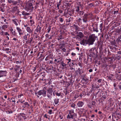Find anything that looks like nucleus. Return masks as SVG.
Listing matches in <instances>:
<instances>
[{"label": "nucleus", "instance_id": "64", "mask_svg": "<svg viewBox=\"0 0 121 121\" xmlns=\"http://www.w3.org/2000/svg\"><path fill=\"white\" fill-rule=\"evenodd\" d=\"M55 94L56 96H60L61 93H59L58 92H56L55 93Z\"/></svg>", "mask_w": 121, "mask_h": 121}, {"label": "nucleus", "instance_id": "42", "mask_svg": "<svg viewBox=\"0 0 121 121\" xmlns=\"http://www.w3.org/2000/svg\"><path fill=\"white\" fill-rule=\"evenodd\" d=\"M83 41H84V45H86L87 44H88L89 45V43L88 39L86 40L84 39H83Z\"/></svg>", "mask_w": 121, "mask_h": 121}, {"label": "nucleus", "instance_id": "16", "mask_svg": "<svg viewBox=\"0 0 121 121\" xmlns=\"http://www.w3.org/2000/svg\"><path fill=\"white\" fill-rule=\"evenodd\" d=\"M15 2H16L15 3V5L17 4V5H22L23 4V1L22 0H17V1H15Z\"/></svg>", "mask_w": 121, "mask_h": 121}, {"label": "nucleus", "instance_id": "21", "mask_svg": "<svg viewBox=\"0 0 121 121\" xmlns=\"http://www.w3.org/2000/svg\"><path fill=\"white\" fill-rule=\"evenodd\" d=\"M42 28V27L40 26L39 25L36 28V29H35V31L36 32H39L40 33L41 32V29Z\"/></svg>", "mask_w": 121, "mask_h": 121}, {"label": "nucleus", "instance_id": "5", "mask_svg": "<svg viewBox=\"0 0 121 121\" xmlns=\"http://www.w3.org/2000/svg\"><path fill=\"white\" fill-rule=\"evenodd\" d=\"M46 90L47 91V96L48 98L51 99L52 97V89L51 88H49Z\"/></svg>", "mask_w": 121, "mask_h": 121}, {"label": "nucleus", "instance_id": "44", "mask_svg": "<svg viewBox=\"0 0 121 121\" xmlns=\"http://www.w3.org/2000/svg\"><path fill=\"white\" fill-rule=\"evenodd\" d=\"M77 71H78V72L79 74L80 75H81V74L83 73V71H82L81 69L80 68H78V70Z\"/></svg>", "mask_w": 121, "mask_h": 121}, {"label": "nucleus", "instance_id": "53", "mask_svg": "<svg viewBox=\"0 0 121 121\" xmlns=\"http://www.w3.org/2000/svg\"><path fill=\"white\" fill-rule=\"evenodd\" d=\"M1 33L2 35H3L4 34V35H5L6 36L7 35H8L9 36V34H8V33L7 32H4L2 31L1 32Z\"/></svg>", "mask_w": 121, "mask_h": 121}, {"label": "nucleus", "instance_id": "3", "mask_svg": "<svg viewBox=\"0 0 121 121\" xmlns=\"http://www.w3.org/2000/svg\"><path fill=\"white\" fill-rule=\"evenodd\" d=\"M47 88L45 87H44L42 90L39 91L38 93L39 95H42L43 97H45L46 95Z\"/></svg>", "mask_w": 121, "mask_h": 121}, {"label": "nucleus", "instance_id": "2", "mask_svg": "<svg viewBox=\"0 0 121 121\" xmlns=\"http://www.w3.org/2000/svg\"><path fill=\"white\" fill-rule=\"evenodd\" d=\"M92 14L91 13H85L82 17V20L84 22L86 23L88 21V19H90L92 17Z\"/></svg>", "mask_w": 121, "mask_h": 121}, {"label": "nucleus", "instance_id": "10", "mask_svg": "<svg viewBox=\"0 0 121 121\" xmlns=\"http://www.w3.org/2000/svg\"><path fill=\"white\" fill-rule=\"evenodd\" d=\"M7 73L6 70H0V78L6 76Z\"/></svg>", "mask_w": 121, "mask_h": 121}, {"label": "nucleus", "instance_id": "35", "mask_svg": "<svg viewBox=\"0 0 121 121\" xmlns=\"http://www.w3.org/2000/svg\"><path fill=\"white\" fill-rule=\"evenodd\" d=\"M53 83L51 81V80H50L48 82V83L49 85L50 86H51L52 87H54V86L53 85Z\"/></svg>", "mask_w": 121, "mask_h": 121}, {"label": "nucleus", "instance_id": "28", "mask_svg": "<svg viewBox=\"0 0 121 121\" xmlns=\"http://www.w3.org/2000/svg\"><path fill=\"white\" fill-rule=\"evenodd\" d=\"M20 116H21L24 120L26 119L27 118L26 117V114L23 113H21L20 114Z\"/></svg>", "mask_w": 121, "mask_h": 121}, {"label": "nucleus", "instance_id": "61", "mask_svg": "<svg viewBox=\"0 0 121 121\" xmlns=\"http://www.w3.org/2000/svg\"><path fill=\"white\" fill-rule=\"evenodd\" d=\"M113 86L114 87L115 90H116L117 91V90L118 89V88L117 87H116V84L115 83H114L113 84Z\"/></svg>", "mask_w": 121, "mask_h": 121}, {"label": "nucleus", "instance_id": "57", "mask_svg": "<svg viewBox=\"0 0 121 121\" xmlns=\"http://www.w3.org/2000/svg\"><path fill=\"white\" fill-rule=\"evenodd\" d=\"M75 104L74 103H72L71 105V107H72L74 109H75Z\"/></svg>", "mask_w": 121, "mask_h": 121}, {"label": "nucleus", "instance_id": "25", "mask_svg": "<svg viewBox=\"0 0 121 121\" xmlns=\"http://www.w3.org/2000/svg\"><path fill=\"white\" fill-rule=\"evenodd\" d=\"M96 50L94 48H92L89 51V53L92 54H95Z\"/></svg>", "mask_w": 121, "mask_h": 121}, {"label": "nucleus", "instance_id": "1", "mask_svg": "<svg viewBox=\"0 0 121 121\" xmlns=\"http://www.w3.org/2000/svg\"><path fill=\"white\" fill-rule=\"evenodd\" d=\"M97 38V36H95V34H93L90 35L88 39L89 42V45L93 44L94 42Z\"/></svg>", "mask_w": 121, "mask_h": 121}, {"label": "nucleus", "instance_id": "41", "mask_svg": "<svg viewBox=\"0 0 121 121\" xmlns=\"http://www.w3.org/2000/svg\"><path fill=\"white\" fill-rule=\"evenodd\" d=\"M86 77V75L85 74H83L81 75V77L83 80H85V78Z\"/></svg>", "mask_w": 121, "mask_h": 121}, {"label": "nucleus", "instance_id": "39", "mask_svg": "<svg viewBox=\"0 0 121 121\" xmlns=\"http://www.w3.org/2000/svg\"><path fill=\"white\" fill-rule=\"evenodd\" d=\"M18 7L17 6H15L14 7L12 11L14 12L16 11V10L18 9Z\"/></svg>", "mask_w": 121, "mask_h": 121}, {"label": "nucleus", "instance_id": "32", "mask_svg": "<svg viewBox=\"0 0 121 121\" xmlns=\"http://www.w3.org/2000/svg\"><path fill=\"white\" fill-rule=\"evenodd\" d=\"M102 44L103 43L102 42H99L98 44V46L99 47L100 49L101 50L103 49Z\"/></svg>", "mask_w": 121, "mask_h": 121}, {"label": "nucleus", "instance_id": "40", "mask_svg": "<svg viewBox=\"0 0 121 121\" xmlns=\"http://www.w3.org/2000/svg\"><path fill=\"white\" fill-rule=\"evenodd\" d=\"M74 10L73 9L70 10L69 12L70 13L69 14V15L71 16L72 14H73L74 13Z\"/></svg>", "mask_w": 121, "mask_h": 121}, {"label": "nucleus", "instance_id": "60", "mask_svg": "<svg viewBox=\"0 0 121 121\" xmlns=\"http://www.w3.org/2000/svg\"><path fill=\"white\" fill-rule=\"evenodd\" d=\"M23 38L25 40H27V36H26V35H25L24 36H23Z\"/></svg>", "mask_w": 121, "mask_h": 121}, {"label": "nucleus", "instance_id": "43", "mask_svg": "<svg viewBox=\"0 0 121 121\" xmlns=\"http://www.w3.org/2000/svg\"><path fill=\"white\" fill-rule=\"evenodd\" d=\"M23 104L25 105V107L27 108H28L30 106V105L28 104L27 102H25Z\"/></svg>", "mask_w": 121, "mask_h": 121}, {"label": "nucleus", "instance_id": "29", "mask_svg": "<svg viewBox=\"0 0 121 121\" xmlns=\"http://www.w3.org/2000/svg\"><path fill=\"white\" fill-rule=\"evenodd\" d=\"M26 30L30 34L32 32V30H31L30 27L29 26L27 27L26 28Z\"/></svg>", "mask_w": 121, "mask_h": 121}, {"label": "nucleus", "instance_id": "48", "mask_svg": "<svg viewBox=\"0 0 121 121\" xmlns=\"http://www.w3.org/2000/svg\"><path fill=\"white\" fill-rule=\"evenodd\" d=\"M72 20V18L71 17H70L68 19L66 20V22H70L71 20Z\"/></svg>", "mask_w": 121, "mask_h": 121}, {"label": "nucleus", "instance_id": "11", "mask_svg": "<svg viewBox=\"0 0 121 121\" xmlns=\"http://www.w3.org/2000/svg\"><path fill=\"white\" fill-rule=\"evenodd\" d=\"M96 102L95 101H93L91 103H89L87 105L88 107V108H91L92 107H94L95 104Z\"/></svg>", "mask_w": 121, "mask_h": 121}, {"label": "nucleus", "instance_id": "13", "mask_svg": "<svg viewBox=\"0 0 121 121\" xmlns=\"http://www.w3.org/2000/svg\"><path fill=\"white\" fill-rule=\"evenodd\" d=\"M109 48L111 49L112 52H116V51L118 49L117 48H116V47H113L111 45L109 46Z\"/></svg>", "mask_w": 121, "mask_h": 121}, {"label": "nucleus", "instance_id": "49", "mask_svg": "<svg viewBox=\"0 0 121 121\" xmlns=\"http://www.w3.org/2000/svg\"><path fill=\"white\" fill-rule=\"evenodd\" d=\"M33 38L32 37H31L30 38L29 37L28 40V43H31L33 40Z\"/></svg>", "mask_w": 121, "mask_h": 121}, {"label": "nucleus", "instance_id": "58", "mask_svg": "<svg viewBox=\"0 0 121 121\" xmlns=\"http://www.w3.org/2000/svg\"><path fill=\"white\" fill-rule=\"evenodd\" d=\"M60 48H62L64 47L65 46V45L64 44H60Z\"/></svg>", "mask_w": 121, "mask_h": 121}, {"label": "nucleus", "instance_id": "17", "mask_svg": "<svg viewBox=\"0 0 121 121\" xmlns=\"http://www.w3.org/2000/svg\"><path fill=\"white\" fill-rule=\"evenodd\" d=\"M84 103L82 101H78L77 103V105L79 107H81L83 105Z\"/></svg>", "mask_w": 121, "mask_h": 121}, {"label": "nucleus", "instance_id": "56", "mask_svg": "<svg viewBox=\"0 0 121 121\" xmlns=\"http://www.w3.org/2000/svg\"><path fill=\"white\" fill-rule=\"evenodd\" d=\"M103 23H101L99 25V27L100 28V30L101 31L102 30V28H103Z\"/></svg>", "mask_w": 121, "mask_h": 121}, {"label": "nucleus", "instance_id": "31", "mask_svg": "<svg viewBox=\"0 0 121 121\" xmlns=\"http://www.w3.org/2000/svg\"><path fill=\"white\" fill-rule=\"evenodd\" d=\"M74 60H72L71 62L69 64V65L71 68H72L73 69V67L74 64L73 63V61Z\"/></svg>", "mask_w": 121, "mask_h": 121}, {"label": "nucleus", "instance_id": "63", "mask_svg": "<svg viewBox=\"0 0 121 121\" xmlns=\"http://www.w3.org/2000/svg\"><path fill=\"white\" fill-rule=\"evenodd\" d=\"M104 39V38H100V42L102 43Z\"/></svg>", "mask_w": 121, "mask_h": 121}, {"label": "nucleus", "instance_id": "18", "mask_svg": "<svg viewBox=\"0 0 121 121\" xmlns=\"http://www.w3.org/2000/svg\"><path fill=\"white\" fill-rule=\"evenodd\" d=\"M16 29L18 32L19 33V34L20 35H23V32H22V30L19 27H17Z\"/></svg>", "mask_w": 121, "mask_h": 121}, {"label": "nucleus", "instance_id": "6", "mask_svg": "<svg viewBox=\"0 0 121 121\" xmlns=\"http://www.w3.org/2000/svg\"><path fill=\"white\" fill-rule=\"evenodd\" d=\"M103 91L100 89H97L95 91V94L96 95H98V97H100L101 96V95H103Z\"/></svg>", "mask_w": 121, "mask_h": 121}, {"label": "nucleus", "instance_id": "51", "mask_svg": "<svg viewBox=\"0 0 121 121\" xmlns=\"http://www.w3.org/2000/svg\"><path fill=\"white\" fill-rule=\"evenodd\" d=\"M8 25H3L2 26V28L3 29L5 30L6 28H7L8 27Z\"/></svg>", "mask_w": 121, "mask_h": 121}, {"label": "nucleus", "instance_id": "36", "mask_svg": "<svg viewBox=\"0 0 121 121\" xmlns=\"http://www.w3.org/2000/svg\"><path fill=\"white\" fill-rule=\"evenodd\" d=\"M1 18L4 20V22H5V24H8V20H7L6 19V18H5L4 17H3L2 16L1 17Z\"/></svg>", "mask_w": 121, "mask_h": 121}, {"label": "nucleus", "instance_id": "47", "mask_svg": "<svg viewBox=\"0 0 121 121\" xmlns=\"http://www.w3.org/2000/svg\"><path fill=\"white\" fill-rule=\"evenodd\" d=\"M16 67L14 68L15 71L16 72H17L18 69L19 68L20 66L19 65H16L15 66Z\"/></svg>", "mask_w": 121, "mask_h": 121}, {"label": "nucleus", "instance_id": "30", "mask_svg": "<svg viewBox=\"0 0 121 121\" xmlns=\"http://www.w3.org/2000/svg\"><path fill=\"white\" fill-rule=\"evenodd\" d=\"M4 50L6 51V53H11V49H9V48H4Z\"/></svg>", "mask_w": 121, "mask_h": 121}, {"label": "nucleus", "instance_id": "52", "mask_svg": "<svg viewBox=\"0 0 121 121\" xmlns=\"http://www.w3.org/2000/svg\"><path fill=\"white\" fill-rule=\"evenodd\" d=\"M17 120L18 121H20L22 120V118L20 115H18L17 116Z\"/></svg>", "mask_w": 121, "mask_h": 121}, {"label": "nucleus", "instance_id": "55", "mask_svg": "<svg viewBox=\"0 0 121 121\" xmlns=\"http://www.w3.org/2000/svg\"><path fill=\"white\" fill-rule=\"evenodd\" d=\"M0 10L3 12H4L5 11L4 8L0 6Z\"/></svg>", "mask_w": 121, "mask_h": 121}, {"label": "nucleus", "instance_id": "19", "mask_svg": "<svg viewBox=\"0 0 121 121\" xmlns=\"http://www.w3.org/2000/svg\"><path fill=\"white\" fill-rule=\"evenodd\" d=\"M119 9L118 8L114 9L113 11L114 15L115 16L117 15V14H119Z\"/></svg>", "mask_w": 121, "mask_h": 121}, {"label": "nucleus", "instance_id": "7", "mask_svg": "<svg viewBox=\"0 0 121 121\" xmlns=\"http://www.w3.org/2000/svg\"><path fill=\"white\" fill-rule=\"evenodd\" d=\"M31 2V1H29L27 3V8L29 10H33L34 7L33 6V4Z\"/></svg>", "mask_w": 121, "mask_h": 121}, {"label": "nucleus", "instance_id": "45", "mask_svg": "<svg viewBox=\"0 0 121 121\" xmlns=\"http://www.w3.org/2000/svg\"><path fill=\"white\" fill-rule=\"evenodd\" d=\"M78 36L81 38H82L83 36V34L81 32H79L78 35Z\"/></svg>", "mask_w": 121, "mask_h": 121}, {"label": "nucleus", "instance_id": "50", "mask_svg": "<svg viewBox=\"0 0 121 121\" xmlns=\"http://www.w3.org/2000/svg\"><path fill=\"white\" fill-rule=\"evenodd\" d=\"M90 54L89 55V56L90 57H95V54H92L89 53Z\"/></svg>", "mask_w": 121, "mask_h": 121}, {"label": "nucleus", "instance_id": "62", "mask_svg": "<svg viewBox=\"0 0 121 121\" xmlns=\"http://www.w3.org/2000/svg\"><path fill=\"white\" fill-rule=\"evenodd\" d=\"M105 37L106 38V40H108L109 38L108 35H105Z\"/></svg>", "mask_w": 121, "mask_h": 121}, {"label": "nucleus", "instance_id": "9", "mask_svg": "<svg viewBox=\"0 0 121 121\" xmlns=\"http://www.w3.org/2000/svg\"><path fill=\"white\" fill-rule=\"evenodd\" d=\"M80 6L81 9V10H80V11L77 13L80 16H81L84 15V12L83 11H82V9L83 7V6L80 4Z\"/></svg>", "mask_w": 121, "mask_h": 121}, {"label": "nucleus", "instance_id": "4", "mask_svg": "<svg viewBox=\"0 0 121 121\" xmlns=\"http://www.w3.org/2000/svg\"><path fill=\"white\" fill-rule=\"evenodd\" d=\"M104 61L108 64H112L113 63V59L111 58V57H105Z\"/></svg>", "mask_w": 121, "mask_h": 121}, {"label": "nucleus", "instance_id": "54", "mask_svg": "<svg viewBox=\"0 0 121 121\" xmlns=\"http://www.w3.org/2000/svg\"><path fill=\"white\" fill-rule=\"evenodd\" d=\"M115 58L118 60H119L121 58V56L119 55L117 56H115Z\"/></svg>", "mask_w": 121, "mask_h": 121}, {"label": "nucleus", "instance_id": "59", "mask_svg": "<svg viewBox=\"0 0 121 121\" xmlns=\"http://www.w3.org/2000/svg\"><path fill=\"white\" fill-rule=\"evenodd\" d=\"M117 87L120 90H121V83L120 82V83L119 84L118 86H117Z\"/></svg>", "mask_w": 121, "mask_h": 121}, {"label": "nucleus", "instance_id": "26", "mask_svg": "<svg viewBox=\"0 0 121 121\" xmlns=\"http://www.w3.org/2000/svg\"><path fill=\"white\" fill-rule=\"evenodd\" d=\"M13 22L15 24L16 26L18 25L17 22H18V21L17 19H13L12 20Z\"/></svg>", "mask_w": 121, "mask_h": 121}, {"label": "nucleus", "instance_id": "20", "mask_svg": "<svg viewBox=\"0 0 121 121\" xmlns=\"http://www.w3.org/2000/svg\"><path fill=\"white\" fill-rule=\"evenodd\" d=\"M81 8L80 6V4L78 6H77L75 7V11L76 13V12L78 13V12L80 11L81 10L80 9Z\"/></svg>", "mask_w": 121, "mask_h": 121}, {"label": "nucleus", "instance_id": "12", "mask_svg": "<svg viewBox=\"0 0 121 121\" xmlns=\"http://www.w3.org/2000/svg\"><path fill=\"white\" fill-rule=\"evenodd\" d=\"M117 42L115 40H114L110 42V44L112 46L117 47L118 46L117 44Z\"/></svg>", "mask_w": 121, "mask_h": 121}, {"label": "nucleus", "instance_id": "15", "mask_svg": "<svg viewBox=\"0 0 121 121\" xmlns=\"http://www.w3.org/2000/svg\"><path fill=\"white\" fill-rule=\"evenodd\" d=\"M68 111L69 112V115L71 116V118L73 119L74 114L73 110H69Z\"/></svg>", "mask_w": 121, "mask_h": 121}, {"label": "nucleus", "instance_id": "34", "mask_svg": "<svg viewBox=\"0 0 121 121\" xmlns=\"http://www.w3.org/2000/svg\"><path fill=\"white\" fill-rule=\"evenodd\" d=\"M22 14L24 16L28 15H30L29 13H26L24 11H23L22 12Z\"/></svg>", "mask_w": 121, "mask_h": 121}, {"label": "nucleus", "instance_id": "24", "mask_svg": "<svg viewBox=\"0 0 121 121\" xmlns=\"http://www.w3.org/2000/svg\"><path fill=\"white\" fill-rule=\"evenodd\" d=\"M92 59L91 58H89L88 57L87 58V61L86 62V63L87 64V63H88L89 62L90 63H89V64H91L92 62Z\"/></svg>", "mask_w": 121, "mask_h": 121}, {"label": "nucleus", "instance_id": "38", "mask_svg": "<svg viewBox=\"0 0 121 121\" xmlns=\"http://www.w3.org/2000/svg\"><path fill=\"white\" fill-rule=\"evenodd\" d=\"M62 66L63 69H64L66 68V64L64 63L63 61L60 62Z\"/></svg>", "mask_w": 121, "mask_h": 121}, {"label": "nucleus", "instance_id": "46", "mask_svg": "<svg viewBox=\"0 0 121 121\" xmlns=\"http://www.w3.org/2000/svg\"><path fill=\"white\" fill-rule=\"evenodd\" d=\"M59 99L58 98H55L54 100V103L56 104H57L59 102Z\"/></svg>", "mask_w": 121, "mask_h": 121}, {"label": "nucleus", "instance_id": "37", "mask_svg": "<svg viewBox=\"0 0 121 121\" xmlns=\"http://www.w3.org/2000/svg\"><path fill=\"white\" fill-rule=\"evenodd\" d=\"M107 63L106 62L103 65H102V68H106L108 66V65L107 64Z\"/></svg>", "mask_w": 121, "mask_h": 121}, {"label": "nucleus", "instance_id": "33", "mask_svg": "<svg viewBox=\"0 0 121 121\" xmlns=\"http://www.w3.org/2000/svg\"><path fill=\"white\" fill-rule=\"evenodd\" d=\"M73 27L76 30V31L79 30V28L77 25L74 24L73 26Z\"/></svg>", "mask_w": 121, "mask_h": 121}, {"label": "nucleus", "instance_id": "14", "mask_svg": "<svg viewBox=\"0 0 121 121\" xmlns=\"http://www.w3.org/2000/svg\"><path fill=\"white\" fill-rule=\"evenodd\" d=\"M92 26L93 27V31L96 32H98V29L97 24H95L93 25Z\"/></svg>", "mask_w": 121, "mask_h": 121}, {"label": "nucleus", "instance_id": "27", "mask_svg": "<svg viewBox=\"0 0 121 121\" xmlns=\"http://www.w3.org/2000/svg\"><path fill=\"white\" fill-rule=\"evenodd\" d=\"M115 112L116 115L121 116V111H120L117 109L116 110Z\"/></svg>", "mask_w": 121, "mask_h": 121}, {"label": "nucleus", "instance_id": "23", "mask_svg": "<svg viewBox=\"0 0 121 121\" xmlns=\"http://www.w3.org/2000/svg\"><path fill=\"white\" fill-rule=\"evenodd\" d=\"M8 3L9 4L12 3V5H15V3L16 2H15V1L12 0H8Z\"/></svg>", "mask_w": 121, "mask_h": 121}, {"label": "nucleus", "instance_id": "8", "mask_svg": "<svg viewBox=\"0 0 121 121\" xmlns=\"http://www.w3.org/2000/svg\"><path fill=\"white\" fill-rule=\"evenodd\" d=\"M103 95H101V96H102V97L101 98L99 99V102H102V100H103V98L104 99H105L106 98V97L107 95V92L104 91H103Z\"/></svg>", "mask_w": 121, "mask_h": 121}, {"label": "nucleus", "instance_id": "22", "mask_svg": "<svg viewBox=\"0 0 121 121\" xmlns=\"http://www.w3.org/2000/svg\"><path fill=\"white\" fill-rule=\"evenodd\" d=\"M116 32L119 33V34H121V27L119 26L117 27L116 29Z\"/></svg>", "mask_w": 121, "mask_h": 121}]
</instances>
